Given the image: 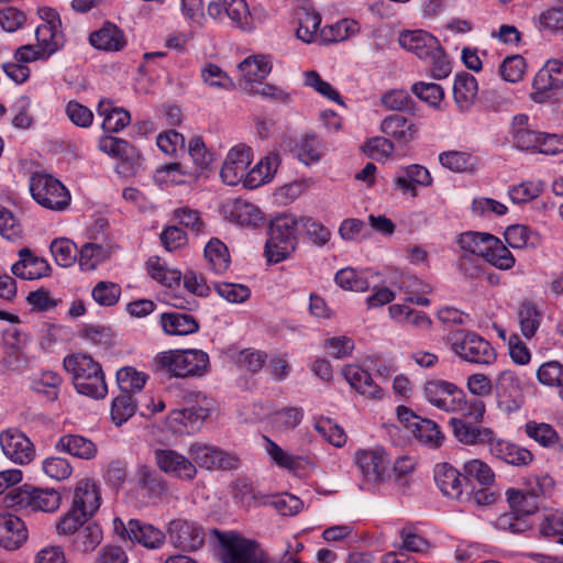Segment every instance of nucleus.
Returning a JSON list of instances; mask_svg holds the SVG:
<instances>
[{
	"mask_svg": "<svg viewBox=\"0 0 563 563\" xmlns=\"http://www.w3.org/2000/svg\"><path fill=\"white\" fill-rule=\"evenodd\" d=\"M398 43L404 49L427 63L433 78L443 79L451 74V62L439 40L431 33L423 30H406L399 34Z\"/></svg>",
	"mask_w": 563,
	"mask_h": 563,
	"instance_id": "nucleus-1",
	"label": "nucleus"
},
{
	"mask_svg": "<svg viewBox=\"0 0 563 563\" xmlns=\"http://www.w3.org/2000/svg\"><path fill=\"white\" fill-rule=\"evenodd\" d=\"M209 355L202 350H169L155 357L157 372L174 377H201L209 369Z\"/></svg>",
	"mask_w": 563,
	"mask_h": 563,
	"instance_id": "nucleus-2",
	"label": "nucleus"
},
{
	"mask_svg": "<svg viewBox=\"0 0 563 563\" xmlns=\"http://www.w3.org/2000/svg\"><path fill=\"white\" fill-rule=\"evenodd\" d=\"M300 219L292 214H280L274 218L269 227V239L265 244V256L271 264L288 258L297 246V232Z\"/></svg>",
	"mask_w": 563,
	"mask_h": 563,
	"instance_id": "nucleus-3",
	"label": "nucleus"
},
{
	"mask_svg": "<svg viewBox=\"0 0 563 563\" xmlns=\"http://www.w3.org/2000/svg\"><path fill=\"white\" fill-rule=\"evenodd\" d=\"M29 188L32 198L43 208L64 211L70 203L71 196L60 180L53 175L35 172L31 175Z\"/></svg>",
	"mask_w": 563,
	"mask_h": 563,
	"instance_id": "nucleus-4",
	"label": "nucleus"
},
{
	"mask_svg": "<svg viewBox=\"0 0 563 563\" xmlns=\"http://www.w3.org/2000/svg\"><path fill=\"white\" fill-rule=\"evenodd\" d=\"M214 533L220 543L219 556L222 563H266L255 541L233 531L214 530Z\"/></svg>",
	"mask_w": 563,
	"mask_h": 563,
	"instance_id": "nucleus-5",
	"label": "nucleus"
},
{
	"mask_svg": "<svg viewBox=\"0 0 563 563\" xmlns=\"http://www.w3.org/2000/svg\"><path fill=\"white\" fill-rule=\"evenodd\" d=\"M60 494L53 488H37L24 485L8 495V505L16 511L54 512L59 508Z\"/></svg>",
	"mask_w": 563,
	"mask_h": 563,
	"instance_id": "nucleus-6",
	"label": "nucleus"
},
{
	"mask_svg": "<svg viewBox=\"0 0 563 563\" xmlns=\"http://www.w3.org/2000/svg\"><path fill=\"white\" fill-rule=\"evenodd\" d=\"M451 349L463 361L478 365H490L497 358V353L492 344L472 331L460 330L453 333Z\"/></svg>",
	"mask_w": 563,
	"mask_h": 563,
	"instance_id": "nucleus-7",
	"label": "nucleus"
},
{
	"mask_svg": "<svg viewBox=\"0 0 563 563\" xmlns=\"http://www.w3.org/2000/svg\"><path fill=\"white\" fill-rule=\"evenodd\" d=\"M494 393L497 407L507 413L518 411L523 405L522 379L512 369L501 371L495 378Z\"/></svg>",
	"mask_w": 563,
	"mask_h": 563,
	"instance_id": "nucleus-8",
	"label": "nucleus"
},
{
	"mask_svg": "<svg viewBox=\"0 0 563 563\" xmlns=\"http://www.w3.org/2000/svg\"><path fill=\"white\" fill-rule=\"evenodd\" d=\"M207 11L209 16L219 23L229 21L233 27L242 31H250L253 27V20L245 0H211Z\"/></svg>",
	"mask_w": 563,
	"mask_h": 563,
	"instance_id": "nucleus-9",
	"label": "nucleus"
},
{
	"mask_svg": "<svg viewBox=\"0 0 563 563\" xmlns=\"http://www.w3.org/2000/svg\"><path fill=\"white\" fill-rule=\"evenodd\" d=\"M355 463L362 474L363 484L368 488L384 483L390 476V461L382 449L357 451Z\"/></svg>",
	"mask_w": 563,
	"mask_h": 563,
	"instance_id": "nucleus-10",
	"label": "nucleus"
},
{
	"mask_svg": "<svg viewBox=\"0 0 563 563\" xmlns=\"http://www.w3.org/2000/svg\"><path fill=\"white\" fill-rule=\"evenodd\" d=\"M189 454L195 465L206 470H233L239 465L236 456L206 443H194Z\"/></svg>",
	"mask_w": 563,
	"mask_h": 563,
	"instance_id": "nucleus-11",
	"label": "nucleus"
},
{
	"mask_svg": "<svg viewBox=\"0 0 563 563\" xmlns=\"http://www.w3.org/2000/svg\"><path fill=\"white\" fill-rule=\"evenodd\" d=\"M154 460L162 472L180 481L191 482L197 475L194 462L175 450L157 449Z\"/></svg>",
	"mask_w": 563,
	"mask_h": 563,
	"instance_id": "nucleus-12",
	"label": "nucleus"
},
{
	"mask_svg": "<svg viewBox=\"0 0 563 563\" xmlns=\"http://www.w3.org/2000/svg\"><path fill=\"white\" fill-rule=\"evenodd\" d=\"M167 533L169 542L183 551L198 550L205 542L202 528L194 521L181 518L169 522Z\"/></svg>",
	"mask_w": 563,
	"mask_h": 563,
	"instance_id": "nucleus-13",
	"label": "nucleus"
},
{
	"mask_svg": "<svg viewBox=\"0 0 563 563\" xmlns=\"http://www.w3.org/2000/svg\"><path fill=\"white\" fill-rule=\"evenodd\" d=\"M0 446L5 457L15 464H27L35 456L31 440L16 429H8L0 433Z\"/></svg>",
	"mask_w": 563,
	"mask_h": 563,
	"instance_id": "nucleus-14",
	"label": "nucleus"
},
{
	"mask_svg": "<svg viewBox=\"0 0 563 563\" xmlns=\"http://www.w3.org/2000/svg\"><path fill=\"white\" fill-rule=\"evenodd\" d=\"M532 86V99L536 102H544L552 90L563 86V62L561 59L547 60L536 74Z\"/></svg>",
	"mask_w": 563,
	"mask_h": 563,
	"instance_id": "nucleus-15",
	"label": "nucleus"
},
{
	"mask_svg": "<svg viewBox=\"0 0 563 563\" xmlns=\"http://www.w3.org/2000/svg\"><path fill=\"white\" fill-rule=\"evenodd\" d=\"M252 162V148L244 144L233 146L223 162L220 177L229 186H236L245 177V170Z\"/></svg>",
	"mask_w": 563,
	"mask_h": 563,
	"instance_id": "nucleus-16",
	"label": "nucleus"
},
{
	"mask_svg": "<svg viewBox=\"0 0 563 563\" xmlns=\"http://www.w3.org/2000/svg\"><path fill=\"white\" fill-rule=\"evenodd\" d=\"M547 482H550V478L543 477L542 479H537V487L530 489H507L506 496L510 509L515 511L516 515L522 517L534 514L540 506L542 485Z\"/></svg>",
	"mask_w": 563,
	"mask_h": 563,
	"instance_id": "nucleus-17",
	"label": "nucleus"
},
{
	"mask_svg": "<svg viewBox=\"0 0 563 563\" xmlns=\"http://www.w3.org/2000/svg\"><path fill=\"white\" fill-rule=\"evenodd\" d=\"M99 150L122 161L121 166L129 172H136L141 167V155L126 140L106 135L99 141Z\"/></svg>",
	"mask_w": 563,
	"mask_h": 563,
	"instance_id": "nucleus-18",
	"label": "nucleus"
},
{
	"mask_svg": "<svg viewBox=\"0 0 563 563\" xmlns=\"http://www.w3.org/2000/svg\"><path fill=\"white\" fill-rule=\"evenodd\" d=\"M137 492L146 499L157 503L166 495L167 482L154 468L139 465L134 473Z\"/></svg>",
	"mask_w": 563,
	"mask_h": 563,
	"instance_id": "nucleus-19",
	"label": "nucleus"
},
{
	"mask_svg": "<svg viewBox=\"0 0 563 563\" xmlns=\"http://www.w3.org/2000/svg\"><path fill=\"white\" fill-rule=\"evenodd\" d=\"M20 260L15 262L11 272L18 278L24 280H34L51 275V265L44 257L35 255L30 249L24 247L19 251Z\"/></svg>",
	"mask_w": 563,
	"mask_h": 563,
	"instance_id": "nucleus-20",
	"label": "nucleus"
},
{
	"mask_svg": "<svg viewBox=\"0 0 563 563\" xmlns=\"http://www.w3.org/2000/svg\"><path fill=\"white\" fill-rule=\"evenodd\" d=\"M101 497L97 484L90 478L77 482L71 507L81 512V518H90L100 507Z\"/></svg>",
	"mask_w": 563,
	"mask_h": 563,
	"instance_id": "nucleus-21",
	"label": "nucleus"
},
{
	"mask_svg": "<svg viewBox=\"0 0 563 563\" xmlns=\"http://www.w3.org/2000/svg\"><path fill=\"white\" fill-rule=\"evenodd\" d=\"M449 426L455 440L464 445H487L494 432L489 428L462 418H450Z\"/></svg>",
	"mask_w": 563,
	"mask_h": 563,
	"instance_id": "nucleus-22",
	"label": "nucleus"
},
{
	"mask_svg": "<svg viewBox=\"0 0 563 563\" xmlns=\"http://www.w3.org/2000/svg\"><path fill=\"white\" fill-rule=\"evenodd\" d=\"M487 445L493 456L509 465L527 466L533 461V455L529 450L497 438L495 432Z\"/></svg>",
	"mask_w": 563,
	"mask_h": 563,
	"instance_id": "nucleus-23",
	"label": "nucleus"
},
{
	"mask_svg": "<svg viewBox=\"0 0 563 563\" xmlns=\"http://www.w3.org/2000/svg\"><path fill=\"white\" fill-rule=\"evenodd\" d=\"M37 13L43 23L35 30L36 41H46L62 49L65 45V35L59 14L49 7L38 8Z\"/></svg>",
	"mask_w": 563,
	"mask_h": 563,
	"instance_id": "nucleus-24",
	"label": "nucleus"
},
{
	"mask_svg": "<svg viewBox=\"0 0 563 563\" xmlns=\"http://www.w3.org/2000/svg\"><path fill=\"white\" fill-rule=\"evenodd\" d=\"M213 405L212 399L202 397L201 401L197 405L181 410H174L169 416L170 423H179L187 431H195L210 416Z\"/></svg>",
	"mask_w": 563,
	"mask_h": 563,
	"instance_id": "nucleus-25",
	"label": "nucleus"
},
{
	"mask_svg": "<svg viewBox=\"0 0 563 563\" xmlns=\"http://www.w3.org/2000/svg\"><path fill=\"white\" fill-rule=\"evenodd\" d=\"M342 374L349 385L360 395L369 399H380L383 389L373 380L371 374L355 364L345 365Z\"/></svg>",
	"mask_w": 563,
	"mask_h": 563,
	"instance_id": "nucleus-26",
	"label": "nucleus"
},
{
	"mask_svg": "<svg viewBox=\"0 0 563 563\" xmlns=\"http://www.w3.org/2000/svg\"><path fill=\"white\" fill-rule=\"evenodd\" d=\"M380 131L400 145H407L417 136L419 126L406 117L395 113L380 122Z\"/></svg>",
	"mask_w": 563,
	"mask_h": 563,
	"instance_id": "nucleus-27",
	"label": "nucleus"
},
{
	"mask_svg": "<svg viewBox=\"0 0 563 563\" xmlns=\"http://www.w3.org/2000/svg\"><path fill=\"white\" fill-rule=\"evenodd\" d=\"M27 539V529L22 519L12 515H0V547L5 550L20 548Z\"/></svg>",
	"mask_w": 563,
	"mask_h": 563,
	"instance_id": "nucleus-28",
	"label": "nucleus"
},
{
	"mask_svg": "<svg viewBox=\"0 0 563 563\" xmlns=\"http://www.w3.org/2000/svg\"><path fill=\"white\" fill-rule=\"evenodd\" d=\"M123 530L129 540L148 549H158L165 543L166 536L162 530L136 519L129 520L128 527Z\"/></svg>",
	"mask_w": 563,
	"mask_h": 563,
	"instance_id": "nucleus-29",
	"label": "nucleus"
},
{
	"mask_svg": "<svg viewBox=\"0 0 563 563\" xmlns=\"http://www.w3.org/2000/svg\"><path fill=\"white\" fill-rule=\"evenodd\" d=\"M446 412L455 413L453 418H462L466 421L481 423L486 412V405L478 398H467L465 393L460 388L455 398L452 399Z\"/></svg>",
	"mask_w": 563,
	"mask_h": 563,
	"instance_id": "nucleus-30",
	"label": "nucleus"
},
{
	"mask_svg": "<svg viewBox=\"0 0 563 563\" xmlns=\"http://www.w3.org/2000/svg\"><path fill=\"white\" fill-rule=\"evenodd\" d=\"M58 452L67 453L80 460H92L97 456L98 448L90 439L80 434L62 435L55 443Z\"/></svg>",
	"mask_w": 563,
	"mask_h": 563,
	"instance_id": "nucleus-31",
	"label": "nucleus"
},
{
	"mask_svg": "<svg viewBox=\"0 0 563 563\" xmlns=\"http://www.w3.org/2000/svg\"><path fill=\"white\" fill-rule=\"evenodd\" d=\"M460 388L451 382L443 379L428 380L423 386V396L432 406L446 412L451 401Z\"/></svg>",
	"mask_w": 563,
	"mask_h": 563,
	"instance_id": "nucleus-32",
	"label": "nucleus"
},
{
	"mask_svg": "<svg viewBox=\"0 0 563 563\" xmlns=\"http://www.w3.org/2000/svg\"><path fill=\"white\" fill-rule=\"evenodd\" d=\"M494 235L481 232H465L460 235L457 243L462 251L466 254L461 258L460 267L465 273L467 272L466 265L471 262L470 256L483 257L488 252V244H492Z\"/></svg>",
	"mask_w": 563,
	"mask_h": 563,
	"instance_id": "nucleus-33",
	"label": "nucleus"
},
{
	"mask_svg": "<svg viewBox=\"0 0 563 563\" xmlns=\"http://www.w3.org/2000/svg\"><path fill=\"white\" fill-rule=\"evenodd\" d=\"M161 325L168 335H189L199 331L198 320L192 314L180 311L162 313Z\"/></svg>",
	"mask_w": 563,
	"mask_h": 563,
	"instance_id": "nucleus-34",
	"label": "nucleus"
},
{
	"mask_svg": "<svg viewBox=\"0 0 563 563\" xmlns=\"http://www.w3.org/2000/svg\"><path fill=\"white\" fill-rule=\"evenodd\" d=\"M434 481L442 494L452 499L461 497L463 479L461 473L448 463L438 464L434 467Z\"/></svg>",
	"mask_w": 563,
	"mask_h": 563,
	"instance_id": "nucleus-35",
	"label": "nucleus"
},
{
	"mask_svg": "<svg viewBox=\"0 0 563 563\" xmlns=\"http://www.w3.org/2000/svg\"><path fill=\"white\" fill-rule=\"evenodd\" d=\"M98 115L103 118L102 129L106 132L118 133L126 128L131 122V114L121 107H114L113 102L102 99L97 106Z\"/></svg>",
	"mask_w": 563,
	"mask_h": 563,
	"instance_id": "nucleus-36",
	"label": "nucleus"
},
{
	"mask_svg": "<svg viewBox=\"0 0 563 563\" xmlns=\"http://www.w3.org/2000/svg\"><path fill=\"white\" fill-rule=\"evenodd\" d=\"M238 68L244 81V87H251V85H256L269 75L272 63L265 55H253L243 59Z\"/></svg>",
	"mask_w": 563,
	"mask_h": 563,
	"instance_id": "nucleus-37",
	"label": "nucleus"
},
{
	"mask_svg": "<svg viewBox=\"0 0 563 563\" xmlns=\"http://www.w3.org/2000/svg\"><path fill=\"white\" fill-rule=\"evenodd\" d=\"M278 165V155L269 153L245 175L243 186L249 189H255L266 183H269L276 174Z\"/></svg>",
	"mask_w": 563,
	"mask_h": 563,
	"instance_id": "nucleus-38",
	"label": "nucleus"
},
{
	"mask_svg": "<svg viewBox=\"0 0 563 563\" xmlns=\"http://www.w3.org/2000/svg\"><path fill=\"white\" fill-rule=\"evenodd\" d=\"M478 91L475 77L468 73H461L455 76L453 96L460 111H467L474 104Z\"/></svg>",
	"mask_w": 563,
	"mask_h": 563,
	"instance_id": "nucleus-39",
	"label": "nucleus"
},
{
	"mask_svg": "<svg viewBox=\"0 0 563 563\" xmlns=\"http://www.w3.org/2000/svg\"><path fill=\"white\" fill-rule=\"evenodd\" d=\"M388 311L389 316L404 327L427 331L432 325V321L426 312L412 309L406 303L391 305Z\"/></svg>",
	"mask_w": 563,
	"mask_h": 563,
	"instance_id": "nucleus-40",
	"label": "nucleus"
},
{
	"mask_svg": "<svg viewBox=\"0 0 563 563\" xmlns=\"http://www.w3.org/2000/svg\"><path fill=\"white\" fill-rule=\"evenodd\" d=\"M89 43L98 49L108 52H118L126 44L122 32L111 23H107L100 30L92 32L89 36Z\"/></svg>",
	"mask_w": 563,
	"mask_h": 563,
	"instance_id": "nucleus-41",
	"label": "nucleus"
},
{
	"mask_svg": "<svg viewBox=\"0 0 563 563\" xmlns=\"http://www.w3.org/2000/svg\"><path fill=\"white\" fill-rule=\"evenodd\" d=\"M440 164L454 173H473L478 165V158L466 151H446L439 154Z\"/></svg>",
	"mask_w": 563,
	"mask_h": 563,
	"instance_id": "nucleus-42",
	"label": "nucleus"
},
{
	"mask_svg": "<svg viewBox=\"0 0 563 563\" xmlns=\"http://www.w3.org/2000/svg\"><path fill=\"white\" fill-rule=\"evenodd\" d=\"M62 383L63 378L58 373L44 369L33 377L31 388L34 393L43 395L48 401H55L58 398Z\"/></svg>",
	"mask_w": 563,
	"mask_h": 563,
	"instance_id": "nucleus-43",
	"label": "nucleus"
},
{
	"mask_svg": "<svg viewBox=\"0 0 563 563\" xmlns=\"http://www.w3.org/2000/svg\"><path fill=\"white\" fill-rule=\"evenodd\" d=\"M299 26L296 35L305 43H312L318 37L322 38L320 31L321 16L318 12L301 8L297 12Z\"/></svg>",
	"mask_w": 563,
	"mask_h": 563,
	"instance_id": "nucleus-44",
	"label": "nucleus"
},
{
	"mask_svg": "<svg viewBox=\"0 0 563 563\" xmlns=\"http://www.w3.org/2000/svg\"><path fill=\"white\" fill-rule=\"evenodd\" d=\"M231 220L241 227H257L264 222L261 209L252 202L235 200L230 209Z\"/></svg>",
	"mask_w": 563,
	"mask_h": 563,
	"instance_id": "nucleus-45",
	"label": "nucleus"
},
{
	"mask_svg": "<svg viewBox=\"0 0 563 563\" xmlns=\"http://www.w3.org/2000/svg\"><path fill=\"white\" fill-rule=\"evenodd\" d=\"M74 386L79 394L96 399L106 397L108 393L101 365H99V371L88 373L87 376L79 375Z\"/></svg>",
	"mask_w": 563,
	"mask_h": 563,
	"instance_id": "nucleus-46",
	"label": "nucleus"
},
{
	"mask_svg": "<svg viewBox=\"0 0 563 563\" xmlns=\"http://www.w3.org/2000/svg\"><path fill=\"white\" fill-rule=\"evenodd\" d=\"M336 285L345 290L366 291L369 288L368 273L345 267L336 272L334 276Z\"/></svg>",
	"mask_w": 563,
	"mask_h": 563,
	"instance_id": "nucleus-47",
	"label": "nucleus"
},
{
	"mask_svg": "<svg viewBox=\"0 0 563 563\" xmlns=\"http://www.w3.org/2000/svg\"><path fill=\"white\" fill-rule=\"evenodd\" d=\"M518 319L522 335L527 339H531L541 324L542 314L536 303L532 301H523L518 310Z\"/></svg>",
	"mask_w": 563,
	"mask_h": 563,
	"instance_id": "nucleus-48",
	"label": "nucleus"
},
{
	"mask_svg": "<svg viewBox=\"0 0 563 563\" xmlns=\"http://www.w3.org/2000/svg\"><path fill=\"white\" fill-rule=\"evenodd\" d=\"M205 257L216 274H223L230 265L228 247L218 239H211L205 247Z\"/></svg>",
	"mask_w": 563,
	"mask_h": 563,
	"instance_id": "nucleus-49",
	"label": "nucleus"
},
{
	"mask_svg": "<svg viewBox=\"0 0 563 563\" xmlns=\"http://www.w3.org/2000/svg\"><path fill=\"white\" fill-rule=\"evenodd\" d=\"M99 365L91 356L84 353L67 355L63 361V366L71 375L74 385H76L79 375L87 376L88 373L99 371Z\"/></svg>",
	"mask_w": 563,
	"mask_h": 563,
	"instance_id": "nucleus-50",
	"label": "nucleus"
},
{
	"mask_svg": "<svg viewBox=\"0 0 563 563\" xmlns=\"http://www.w3.org/2000/svg\"><path fill=\"white\" fill-rule=\"evenodd\" d=\"M36 45H22L14 53V59L21 63L35 60H45L59 51L55 45L48 42L36 41Z\"/></svg>",
	"mask_w": 563,
	"mask_h": 563,
	"instance_id": "nucleus-51",
	"label": "nucleus"
},
{
	"mask_svg": "<svg viewBox=\"0 0 563 563\" xmlns=\"http://www.w3.org/2000/svg\"><path fill=\"white\" fill-rule=\"evenodd\" d=\"M110 255L109 249L102 243L87 242L79 252L78 264L82 271H93L100 263Z\"/></svg>",
	"mask_w": 563,
	"mask_h": 563,
	"instance_id": "nucleus-52",
	"label": "nucleus"
},
{
	"mask_svg": "<svg viewBox=\"0 0 563 563\" xmlns=\"http://www.w3.org/2000/svg\"><path fill=\"white\" fill-rule=\"evenodd\" d=\"M526 434L543 448H554L560 437L554 428L544 422L529 421L525 424Z\"/></svg>",
	"mask_w": 563,
	"mask_h": 563,
	"instance_id": "nucleus-53",
	"label": "nucleus"
},
{
	"mask_svg": "<svg viewBox=\"0 0 563 563\" xmlns=\"http://www.w3.org/2000/svg\"><path fill=\"white\" fill-rule=\"evenodd\" d=\"M464 479L475 481L481 486H490L495 482V473L492 467L479 459H473L464 463Z\"/></svg>",
	"mask_w": 563,
	"mask_h": 563,
	"instance_id": "nucleus-54",
	"label": "nucleus"
},
{
	"mask_svg": "<svg viewBox=\"0 0 563 563\" xmlns=\"http://www.w3.org/2000/svg\"><path fill=\"white\" fill-rule=\"evenodd\" d=\"M147 375L132 366H125L117 372V383L121 393L130 394L140 391L146 380Z\"/></svg>",
	"mask_w": 563,
	"mask_h": 563,
	"instance_id": "nucleus-55",
	"label": "nucleus"
},
{
	"mask_svg": "<svg viewBox=\"0 0 563 563\" xmlns=\"http://www.w3.org/2000/svg\"><path fill=\"white\" fill-rule=\"evenodd\" d=\"M490 241L492 244H488L489 250L485 253L484 260L499 269H510L516 262L511 252L498 238L494 236Z\"/></svg>",
	"mask_w": 563,
	"mask_h": 563,
	"instance_id": "nucleus-56",
	"label": "nucleus"
},
{
	"mask_svg": "<svg viewBox=\"0 0 563 563\" xmlns=\"http://www.w3.org/2000/svg\"><path fill=\"white\" fill-rule=\"evenodd\" d=\"M265 440L267 442V454L269 455L272 461L282 468H285L287 471H296L300 467L303 461L308 460L307 457L288 453L268 438H265Z\"/></svg>",
	"mask_w": 563,
	"mask_h": 563,
	"instance_id": "nucleus-57",
	"label": "nucleus"
},
{
	"mask_svg": "<svg viewBox=\"0 0 563 563\" xmlns=\"http://www.w3.org/2000/svg\"><path fill=\"white\" fill-rule=\"evenodd\" d=\"M296 153L298 159L307 166L318 163L321 159L322 153L317 135H303L296 145Z\"/></svg>",
	"mask_w": 563,
	"mask_h": 563,
	"instance_id": "nucleus-58",
	"label": "nucleus"
},
{
	"mask_svg": "<svg viewBox=\"0 0 563 563\" xmlns=\"http://www.w3.org/2000/svg\"><path fill=\"white\" fill-rule=\"evenodd\" d=\"M49 250L56 264L62 267H69L76 262L77 246L66 238L55 239L51 243Z\"/></svg>",
	"mask_w": 563,
	"mask_h": 563,
	"instance_id": "nucleus-59",
	"label": "nucleus"
},
{
	"mask_svg": "<svg viewBox=\"0 0 563 563\" xmlns=\"http://www.w3.org/2000/svg\"><path fill=\"white\" fill-rule=\"evenodd\" d=\"M412 434L420 442L424 443L430 448L440 446L443 437L438 424L429 419H422L416 421V427L412 429Z\"/></svg>",
	"mask_w": 563,
	"mask_h": 563,
	"instance_id": "nucleus-60",
	"label": "nucleus"
},
{
	"mask_svg": "<svg viewBox=\"0 0 563 563\" xmlns=\"http://www.w3.org/2000/svg\"><path fill=\"white\" fill-rule=\"evenodd\" d=\"M136 410V402L132 395L121 393L117 396L111 406V419L117 426L126 422Z\"/></svg>",
	"mask_w": 563,
	"mask_h": 563,
	"instance_id": "nucleus-61",
	"label": "nucleus"
},
{
	"mask_svg": "<svg viewBox=\"0 0 563 563\" xmlns=\"http://www.w3.org/2000/svg\"><path fill=\"white\" fill-rule=\"evenodd\" d=\"M314 430L321 434L330 444L341 448L345 444L346 435L344 430L330 418L320 417L314 421Z\"/></svg>",
	"mask_w": 563,
	"mask_h": 563,
	"instance_id": "nucleus-62",
	"label": "nucleus"
},
{
	"mask_svg": "<svg viewBox=\"0 0 563 563\" xmlns=\"http://www.w3.org/2000/svg\"><path fill=\"white\" fill-rule=\"evenodd\" d=\"M92 299L102 307L114 306L121 296V287L112 282L100 280L91 290Z\"/></svg>",
	"mask_w": 563,
	"mask_h": 563,
	"instance_id": "nucleus-63",
	"label": "nucleus"
},
{
	"mask_svg": "<svg viewBox=\"0 0 563 563\" xmlns=\"http://www.w3.org/2000/svg\"><path fill=\"white\" fill-rule=\"evenodd\" d=\"M537 378L544 386H563V364L558 361L543 363L537 371Z\"/></svg>",
	"mask_w": 563,
	"mask_h": 563,
	"instance_id": "nucleus-64",
	"label": "nucleus"
}]
</instances>
